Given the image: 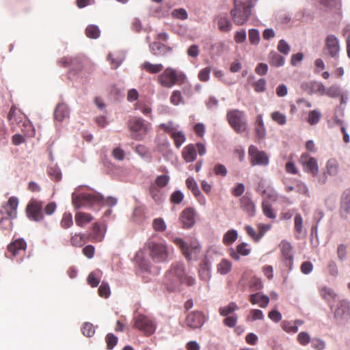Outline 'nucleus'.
<instances>
[{
  "instance_id": "obj_21",
  "label": "nucleus",
  "mask_w": 350,
  "mask_h": 350,
  "mask_svg": "<svg viewBox=\"0 0 350 350\" xmlns=\"http://www.w3.org/2000/svg\"><path fill=\"white\" fill-rule=\"evenodd\" d=\"M251 252V249L246 243H241L237 245L236 251L231 248L229 251L230 256L234 260H239L240 256H248Z\"/></svg>"
},
{
  "instance_id": "obj_19",
  "label": "nucleus",
  "mask_w": 350,
  "mask_h": 350,
  "mask_svg": "<svg viewBox=\"0 0 350 350\" xmlns=\"http://www.w3.org/2000/svg\"><path fill=\"white\" fill-rule=\"evenodd\" d=\"M339 49L340 46L337 38L334 35L327 36L325 39V52L331 57H335L338 55Z\"/></svg>"
},
{
  "instance_id": "obj_40",
  "label": "nucleus",
  "mask_w": 350,
  "mask_h": 350,
  "mask_svg": "<svg viewBox=\"0 0 350 350\" xmlns=\"http://www.w3.org/2000/svg\"><path fill=\"white\" fill-rule=\"evenodd\" d=\"M133 219L137 223H141L145 219V208L142 206L136 207L133 213Z\"/></svg>"
},
{
  "instance_id": "obj_3",
  "label": "nucleus",
  "mask_w": 350,
  "mask_h": 350,
  "mask_svg": "<svg viewBox=\"0 0 350 350\" xmlns=\"http://www.w3.org/2000/svg\"><path fill=\"white\" fill-rule=\"evenodd\" d=\"M103 198L95 193H73L72 203L75 209L103 203Z\"/></svg>"
},
{
  "instance_id": "obj_64",
  "label": "nucleus",
  "mask_w": 350,
  "mask_h": 350,
  "mask_svg": "<svg viewBox=\"0 0 350 350\" xmlns=\"http://www.w3.org/2000/svg\"><path fill=\"white\" fill-rule=\"evenodd\" d=\"M297 341L300 345L306 346L310 342V336L308 332H301L297 335Z\"/></svg>"
},
{
  "instance_id": "obj_42",
  "label": "nucleus",
  "mask_w": 350,
  "mask_h": 350,
  "mask_svg": "<svg viewBox=\"0 0 350 350\" xmlns=\"http://www.w3.org/2000/svg\"><path fill=\"white\" fill-rule=\"evenodd\" d=\"M171 137L174 141V144L176 148H179L181 145L185 142L186 137L182 131H175L172 133Z\"/></svg>"
},
{
  "instance_id": "obj_43",
  "label": "nucleus",
  "mask_w": 350,
  "mask_h": 350,
  "mask_svg": "<svg viewBox=\"0 0 350 350\" xmlns=\"http://www.w3.org/2000/svg\"><path fill=\"white\" fill-rule=\"evenodd\" d=\"M262 208L263 213L269 218L275 219L276 217V215L274 213L271 204L267 200H264L262 204Z\"/></svg>"
},
{
  "instance_id": "obj_27",
  "label": "nucleus",
  "mask_w": 350,
  "mask_h": 350,
  "mask_svg": "<svg viewBox=\"0 0 350 350\" xmlns=\"http://www.w3.org/2000/svg\"><path fill=\"white\" fill-rule=\"evenodd\" d=\"M94 217L90 213L79 211L75 216V223L79 227H83L90 223Z\"/></svg>"
},
{
  "instance_id": "obj_48",
  "label": "nucleus",
  "mask_w": 350,
  "mask_h": 350,
  "mask_svg": "<svg viewBox=\"0 0 350 350\" xmlns=\"http://www.w3.org/2000/svg\"><path fill=\"white\" fill-rule=\"evenodd\" d=\"M160 187L155 185L154 183L151 184L149 187V193L152 198L155 202H159L161 200V196L160 193Z\"/></svg>"
},
{
  "instance_id": "obj_53",
  "label": "nucleus",
  "mask_w": 350,
  "mask_h": 350,
  "mask_svg": "<svg viewBox=\"0 0 350 350\" xmlns=\"http://www.w3.org/2000/svg\"><path fill=\"white\" fill-rule=\"evenodd\" d=\"M263 195L265 198V200H267L268 202H276L278 198L277 192L273 189L269 188H267V189L264 190Z\"/></svg>"
},
{
  "instance_id": "obj_18",
  "label": "nucleus",
  "mask_w": 350,
  "mask_h": 350,
  "mask_svg": "<svg viewBox=\"0 0 350 350\" xmlns=\"http://www.w3.org/2000/svg\"><path fill=\"white\" fill-rule=\"evenodd\" d=\"M26 249V243L23 239H17L8 246V252L5 256L8 258H12L18 255L21 252H25Z\"/></svg>"
},
{
  "instance_id": "obj_15",
  "label": "nucleus",
  "mask_w": 350,
  "mask_h": 350,
  "mask_svg": "<svg viewBox=\"0 0 350 350\" xmlns=\"http://www.w3.org/2000/svg\"><path fill=\"white\" fill-rule=\"evenodd\" d=\"M334 318L339 321L350 319V303L345 299L340 300L334 312Z\"/></svg>"
},
{
  "instance_id": "obj_17",
  "label": "nucleus",
  "mask_w": 350,
  "mask_h": 350,
  "mask_svg": "<svg viewBox=\"0 0 350 350\" xmlns=\"http://www.w3.org/2000/svg\"><path fill=\"white\" fill-rule=\"evenodd\" d=\"M279 247L286 265L289 269H291L293 262V252L291 244L288 241L283 240L280 243Z\"/></svg>"
},
{
  "instance_id": "obj_25",
  "label": "nucleus",
  "mask_w": 350,
  "mask_h": 350,
  "mask_svg": "<svg viewBox=\"0 0 350 350\" xmlns=\"http://www.w3.org/2000/svg\"><path fill=\"white\" fill-rule=\"evenodd\" d=\"M69 113L70 110L68 106L64 103H60L54 111V117L56 120L62 122L69 117Z\"/></svg>"
},
{
  "instance_id": "obj_55",
  "label": "nucleus",
  "mask_w": 350,
  "mask_h": 350,
  "mask_svg": "<svg viewBox=\"0 0 350 350\" xmlns=\"http://www.w3.org/2000/svg\"><path fill=\"white\" fill-rule=\"evenodd\" d=\"M170 102L174 105H178L179 104L184 103L180 91L174 90L172 92L170 96Z\"/></svg>"
},
{
  "instance_id": "obj_11",
  "label": "nucleus",
  "mask_w": 350,
  "mask_h": 350,
  "mask_svg": "<svg viewBox=\"0 0 350 350\" xmlns=\"http://www.w3.org/2000/svg\"><path fill=\"white\" fill-rule=\"evenodd\" d=\"M173 242L181 250L184 256L191 260L193 257H196L200 251V245L198 242L192 241L190 243L185 242L181 238H175Z\"/></svg>"
},
{
  "instance_id": "obj_9",
  "label": "nucleus",
  "mask_w": 350,
  "mask_h": 350,
  "mask_svg": "<svg viewBox=\"0 0 350 350\" xmlns=\"http://www.w3.org/2000/svg\"><path fill=\"white\" fill-rule=\"evenodd\" d=\"M134 327L146 336L152 335L156 329L155 323L150 317L140 314L134 318Z\"/></svg>"
},
{
  "instance_id": "obj_46",
  "label": "nucleus",
  "mask_w": 350,
  "mask_h": 350,
  "mask_svg": "<svg viewBox=\"0 0 350 350\" xmlns=\"http://www.w3.org/2000/svg\"><path fill=\"white\" fill-rule=\"evenodd\" d=\"M321 118V112L317 110H312L309 112L307 121L310 125H315L320 121Z\"/></svg>"
},
{
  "instance_id": "obj_8",
  "label": "nucleus",
  "mask_w": 350,
  "mask_h": 350,
  "mask_svg": "<svg viewBox=\"0 0 350 350\" xmlns=\"http://www.w3.org/2000/svg\"><path fill=\"white\" fill-rule=\"evenodd\" d=\"M25 212L27 217L34 221H40L44 219L43 202L32 198L28 202Z\"/></svg>"
},
{
  "instance_id": "obj_1",
  "label": "nucleus",
  "mask_w": 350,
  "mask_h": 350,
  "mask_svg": "<svg viewBox=\"0 0 350 350\" xmlns=\"http://www.w3.org/2000/svg\"><path fill=\"white\" fill-rule=\"evenodd\" d=\"M256 0H234V8L230 11L234 23L243 25L251 15V9Z\"/></svg>"
},
{
  "instance_id": "obj_33",
  "label": "nucleus",
  "mask_w": 350,
  "mask_h": 350,
  "mask_svg": "<svg viewBox=\"0 0 350 350\" xmlns=\"http://www.w3.org/2000/svg\"><path fill=\"white\" fill-rule=\"evenodd\" d=\"M101 275L102 271L100 270L97 269L91 272L87 278L88 284L92 287H96L100 281Z\"/></svg>"
},
{
  "instance_id": "obj_10",
  "label": "nucleus",
  "mask_w": 350,
  "mask_h": 350,
  "mask_svg": "<svg viewBox=\"0 0 350 350\" xmlns=\"http://www.w3.org/2000/svg\"><path fill=\"white\" fill-rule=\"evenodd\" d=\"M248 157L252 166H266L269 163V157L267 152L260 150L254 145L250 146L248 148Z\"/></svg>"
},
{
  "instance_id": "obj_34",
  "label": "nucleus",
  "mask_w": 350,
  "mask_h": 350,
  "mask_svg": "<svg viewBox=\"0 0 350 350\" xmlns=\"http://www.w3.org/2000/svg\"><path fill=\"white\" fill-rule=\"evenodd\" d=\"M327 174L329 176H336L339 171V163L336 159H330L326 163Z\"/></svg>"
},
{
  "instance_id": "obj_37",
  "label": "nucleus",
  "mask_w": 350,
  "mask_h": 350,
  "mask_svg": "<svg viewBox=\"0 0 350 350\" xmlns=\"http://www.w3.org/2000/svg\"><path fill=\"white\" fill-rule=\"evenodd\" d=\"M238 238V234L235 230H229L224 235L223 243L225 245H230L232 244Z\"/></svg>"
},
{
  "instance_id": "obj_14",
  "label": "nucleus",
  "mask_w": 350,
  "mask_h": 350,
  "mask_svg": "<svg viewBox=\"0 0 350 350\" xmlns=\"http://www.w3.org/2000/svg\"><path fill=\"white\" fill-rule=\"evenodd\" d=\"M58 64L74 72L79 71L83 68V61L79 57H63L59 59Z\"/></svg>"
},
{
  "instance_id": "obj_23",
  "label": "nucleus",
  "mask_w": 350,
  "mask_h": 350,
  "mask_svg": "<svg viewBox=\"0 0 350 350\" xmlns=\"http://www.w3.org/2000/svg\"><path fill=\"white\" fill-rule=\"evenodd\" d=\"M91 232L87 234L88 241L94 243L101 242L105 237V232H103L98 223L93 224Z\"/></svg>"
},
{
  "instance_id": "obj_58",
  "label": "nucleus",
  "mask_w": 350,
  "mask_h": 350,
  "mask_svg": "<svg viewBox=\"0 0 350 350\" xmlns=\"http://www.w3.org/2000/svg\"><path fill=\"white\" fill-rule=\"evenodd\" d=\"M98 295L104 298H107L111 293L110 288L108 285V284L105 282H102L100 286H99L98 289Z\"/></svg>"
},
{
  "instance_id": "obj_36",
  "label": "nucleus",
  "mask_w": 350,
  "mask_h": 350,
  "mask_svg": "<svg viewBox=\"0 0 350 350\" xmlns=\"http://www.w3.org/2000/svg\"><path fill=\"white\" fill-rule=\"evenodd\" d=\"M294 230L296 232V238L299 239L301 234L303 233V217L301 214L297 213L294 217Z\"/></svg>"
},
{
  "instance_id": "obj_61",
  "label": "nucleus",
  "mask_w": 350,
  "mask_h": 350,
  "mask_svg": "<svg viewBox=\"0 0 350 350\" xmlns=\"http://www.w3.org/2000/svg\"><path fill=\"white\" fill-rule=\"evenodd\" d=\"M107 349H112L118 342V338L113 334H108L105 337Z\"/></svg>"
},
{
  "instance_id": "obj_24",
  "label": "nucleus",
  "mask_w": 350,
  "mask_h": 350,
  "mask_svg": "<svg viewBox=\"0 0 350 350\" xmlns=\"http://www.w3.org/2000/svg\"><path fill=\"white\" fill-rule=\"evenodd\" d=\"M254 130L256 136L258 139H262L265 137L267 132L262 114H258L256 117Z\"/></svg>"
},
{
  "instance_id": "obj_4",
  "label": "nucleus",
  "mask_w": 350,
  "mask_h": 350,
  "mask_svg": "<svg viewBox=\"0 0 350 350\" xmlns=\"http://www.w3.org/2000/svg\"><path fill=\"white\" fill-rule=\"evenodd\" d=\"M150 258L154 262H166L170 256V251L168 246L162 242L149 241L146 243Z\"/></svg>"
},
{
  "instance_id": "obj_16",
  "label": "nucleus",
  "mask_w": 350,
  "mask_h": 350,
  "mask_svg": "<svg viewBox=\"0 0 350 350\" xmlns=\"http://www.w3.org/2000/svg\"><path fill=\"white\" fill-rule=\"evenodd\" d=\"M204 321L205 317L204 314L199 311H194L189 313L185 319L187 326L192 329L202 327Z\"/></svg>"
},
{
  "instance_id": "obj_5",
  "label": "nucleus",
  "mask_w": 350,
  "mask_h": 350,
  "mask_svg": "<svg viewBox=\"0 0 350 350\" xmlns=\"http://www.w3.org/2000/svg\"><path fill=\"white\" fill-rule=\"evenodd\" d=\"M185 76L178 72L175 69L168 67L159 75L157 78V83L163 88H171L185 80Z\"/></svg>"
},
{
  "instance_id": "obj_51",
  "label": "nucleus",
  "mask_w": 350,
  "mask_h": 350,
  "mask_svg": "<svg viewBox=\"0 0 350 350\" xmlns=\"http://www.w3.org/2000/svg\"><path fill=\"white\" fill-rule=\"evenodd\" d=\"M247 321H256V320H263L264 314L263 312L258 309H252L250 312V315L247 317Z\"/></svg>"
},
{
  "instance_id": "obj_32",
  "label": "nucleus",
  "mask_w": 350,
  "mask_h": 350,
  "mask_svg": "<svg viewBox=\"0 0 350 350\" xmlns=\"http://www.w3.org/2000/svg\"><path fill=\"white\" fill-rule=\"evenodd\" d=\"M232 262L228 259L223 258L217 265V270L221 275H227L232 270Z\"/></svg>"
},
{
  "instance_id": "obj_26",
  "label": "nucleus",
  "mask_w": 350,
  "mask_h": 350,
  "mask_svg": "<svg viewBox=\"0 0 350 350\" xmlns=\"http://www.w3.org/2000/svg\"><path fill=\"white\" fill-rule=\"evenodd\" d=\"M215 22L217 24L218 29L222 32H228L232 29V23L226 16H217L215 19Z\"/></svg>"
},
{
  "instance_id": "obj_47",
  "label": "nucleus",
  "mask_w": 350,
  "mask_h": 350,
  "mask_svg": "<svg viewBox=\"0 0 350 350\" xmlns=\"http://www.w3.org/2000/svg\"><path fill=\"white\" fill-rule=\"evenodd\" d=\"M85 34L90 38L96 39L100 36V30L97 26L91 25L85 29Z\"/></svg>"
},
{
  "instance_id": "obj_52",
  "label": "nucleus",
  "mask_w": 350,
  "mask_h": 350,
  "mask_svg": "<svg viewBox=\"0 0 350 350\" xmlns=\"http://www.w3.org/2000/svg\"><path fill=\"white\" fill-rule=\"evenodd\" d=\"M341 92L342 91L339 86L333 85L327 88L325 95L332 98H338L341 96Z\"/></svg>"
},
{
  "instance_id": "obj_49",
  "label": "nucleus",
  "mask_w": 350,
  "mask_h": 350,
  "mask_svg": "<svg viewBox=\"0 0 350 350\" xmlns=\"http://www.w3.org/2000/svg\"><path fill=\"white\" fill-rule=\"evenodd\" d=\"M341 208L348 213L350 209V190L345 191L342 196Z\"/></svg>"
},
{
  "instance_id": "obj_39",
  "label": "nucleus",
  "mask_w": 350,
  "mask_h": 350,
  "mask_svg": "<svg viewBox=\"0 0 350 350\" xmlns=\"http://www.w3.org/2000/svg\"><path fill=\"white\" fill-rule=\"evenodd\" d=\"M321 296L326 300L334 299L337 297L336 293L331 288L324 286L320 290Z\"/></svg>"
},
{
  "instance_id": "obj_13",
  "label": "nucleus",
  "mask_w": 350,
  "mask_h": 350,
  "mask_svg": "<svg viewBox=\"0 0 350 350\" xmlns=\"http://www.w3.org/2000/svg\"><path fill=\"white\" fill-rule=\"evenodd\" d=\"M304 171L316 176L319 173L318 161L316 158L311 157L308 153H303L299 159Z\"/></svg>"
},
{
  "instance_id": "obj_12",
  "label": "nucleus",
  "mask_w": 350,
  "mask_h": 350,
  "mask_svg": "<svg viewBox=\"0 0 350 350\" xmlns=\"http://www.w3.org/2000/svg\"><path fill=\"white\" fill-rule=\"evenodd\" d=\"M129 127L132 133H135V138L142 139L149 130V124H146L141 118L134 117L129 121Z\"/></svg>"
},
{
  "instance_id": "obj_29",
  "label": "nucleus",
  "mask_w": 350,
  "mask_h": 350,
  "mask_svg": "<svg viewBox=\"0 0 350 350\" xmlns=\"http://www.w3.org/2000/svg\"><path fill=\"white\" fill-rule=\"evenodd\" d=\"M268 61L271 66L280 67L284 65L285 57L275 51H271L268 55Z\"/></svg>"
},
{
  "instance_id": "obj_60",
  "label": "nucleus",
  "mask_w": 350,
  "mask_h": 350,
  "mask_svg": "<svg viewBox=\"0 0 350 350\" xmlns=\"http://www.w3.org/2000/svg\"><path fill=\"white\" fill-rule=\"evenodd\" d=\"M211 70L212 68L211 66H208L202 69L198 73V77L199 80L203 82L208 81Z\"/></svg>"
},
{
  "instance_id": "obj_20",
  "label": "nucleus",
  "mask_w": 350,
  "mask_h": 350,
  "mask_svg": "<svg viewBox=\"0 0 350 350\" xmlns=\"http://www.w3.org/2000/svg\"><path fill=\"white\" fill-rule=\"evenodd\" d=\"M196 212L193 208L189 207L185 208L180 215L183 228H189L195 224Z\"/></svg>"
},
{
  "instance_id": "obj_56",
  "label": "nucleus",
  "mask_w": 350,
  "mask_h": 350,
  "mask_svg": "<svg viewBox=\"0 0 350 350\" xmlns=\"http://www.w3.org/2000/svg\"><path fill=\"white\" fill-rule=\"evenodd\" d=\"M337 257L339 260L343 261L347 257V246L345 244H340L337 248Z\"/></svg>"
},
{
  "instance_id": "obj_30",
  "label": "nucleus",
  "mask_w": 350,
  "mask_h": 350,
  "mask_svg": "<svg viewBox=\"0 0 350 350\" xmlns=\"http://www.w3.org/2000/svg\"><path fill=\"white\" fill-rule=\"evenodd\" d=\"M142 70L150 74H158L163 69V66L161 64H152L149 62H144L141 65Z\"/></svg>"
},
{
  "instance_id": "obj_41",
  "label": "nucleus",
  "mask_w": 350,
  "mask_h": 350,
  "mask_svg": "<svg viewBox=\"0 0 350 350\" xmlns=\"http://www.w3.org/2000/svg\"><path fill=\"white\" fill-rule=\"evenodd\" d=\"M271 120L278 124L282 126L286 123V116L285 114L276 111L271 113Z\"/></svg>"
},
{
  "instance_id": "obj_35",
  "label": "nucleus",
  "mask_w": 350,
  "mask_h": 350,
  "mask_svg": "<svg viewBox=\"0 0 350 350\" xmlns=\"http://www.w3.org/2000/svg\"><path fill=\"white\" fill-rule=\"evenodd\" d=\"M239 309V306L235 302L231 301L227 306L219 308V313L222 317H227Z\"/></svg>"
},
{
  "instance_id": "obj_7",
  "label": "nucleus",
  "mask_w": 350,
  "mask_h": 350,
  "mask_svg": "<svg viewBox=\"0 0 350 350\" xmlns=\"http://www.w3.org/2000/svg\"><path fill=\"white\" fill-rule=\"evenodd\" d=\"M197 150L200 156L204 155L206 152L204 144L198 142L187 145L182 151V157L187 163L194 161L197 158Z\"/></svg>"
},
{
  "instance_id": "obj_59",
  "label": "nucleus",
  "mask_w": 350,
  "mask_h": 350,
  "mask_svg": "<svg viewBox=\"0 0 350 350\" xmlns=\"http://www.w3.org/2000/svg\"><path fill=\"white\" fill-rule=\"evenodd\" d=\"M249 40L252 44H258L260 41L259 31L256 29H250Z\"/></svg>"
},
{
  "instance_id": "obj_62",
  "label": "nucleus",
  "mask_w": 350,
  "mask_h": 350,
  "mask_svg": "<svg viewBox=\"0 0 350 350\" xmlns=\"http://www.w3.org/2000/svg\"><path fill=\"white\" fill-rule=\"evenodd\" d=\"M152 227L154 230L163 232L166 229V225L161 218H157L153 220Z\"/></svg>"
},
{
  "instance_id": "obj_31",
  "label": "nucleus",
  "mask_w": 350,
  "mask_h": 350,
  "mask_svg": "<svg viewBox=\"0 0 350 350\" xmlns=\"http://www.w3.org/2000/svg\"><path fill=\"white\" fill-rule=\"evenodd\" d=\"M87 241H88V236L83 233H75L70 238V244L74 247H80Z\"/></svg>"
},
{
  "instance_id": "obj_28",
  "label": "nucleus",
  "mask_w": 350,
  "mask_h": 350,
  "mask_svg": "<svg viewBox=\"0 0 350 350\" xmlns=\"http://www.w3.org/2000/svg\"><path fill=\"white\" fill-rule=\"evenodd\" d=\"M150 49L153 55L159 56L170 51L172 49L161 42H154L150 44Z\"/></svg>"
},
{
  "instance_id": "obj_63",
  "label": "nucleus",
  "mask_w": 350,
  "mask_h": 350,
  "mask_svg": "<svg viewBox=\"0 0 350 350\" xmlns=\"http://www.w3.org/2000/svg\"><path fill=\"white\" fill-rule=\"evenodd\" d=\"M237 320L238 316L236 314H233L231 316L229 315L226 317L223 321V323L226 326L228 327H234L237 323Z\"/></svg>"
},
{
  "instance_id": "obj_22",
  "label": "nucleus",
  "mask_w": 350,
  "mask_h": 350,
  "mask_svg": "<svg viewBox=\"0 0 350 350\" xmlns=\"http://www.w3.org/2000/svg\"><path fill=\"white\" fill-rule=\"evenodd\" d=\"M240 207L249 216L252 217L256 213V206L252 199L247 196L240 198Z\"/></svg>"
},
{
  "instance_id": "obj_44",
  "label": "nucleus",
  "mask_w": 350,
  "mask_h": 350,
  "mask_svg": "<svg viewBox=\"0 0 350 350\" xmlns=\"http://www.w3.org/2000/svg\"><path fill=\"white\" fill-rule=\"evenodd\" d=\"M73 224L72 215L70 213H64L60 221V226L64 229L71 227Z\"/></svg>"
},
{
  "instance_id": "obj_54",
  "label": "nucleus",
  "mask_w": 350,
  "mask_h": 350,
  "mask_svg": "<svg viewBox=\"0 0 350 350\" xmlns=\"http://www.w3.org/2000/svg\"><path fill=\"white\" fill-rule=\"evenodd\" d=\"M83 334L87 337H92L95 333L94 325L88 322L83 323L81 327Z\"/></svg>"
},
{
  "instance_id": "obj_50",
  "label": "nucleus",
  "mask_w": 350,
  "mask_h": 350,
  "mask_svg": "<svg viewBox=\"0 0 350 350\" xmlns=\"http://www.w3.org/2000/svg\"><path fill=\"white\" fill-rule=\"evenodd\" d=\"M281 327L288 333H296L298 330L297 325L293 323V321H283L281 323Z\"/></svg>"
},
{
  "instance_id": "obj_6",
  "label": "nucleus",
  "mask_w": 350,
  "mask_h": 350,
  "mask_svg": "<svg viewBox=\"0 0 350 350\" xmlns=\"http://www.w3.org/2000/svg\"><path fill=\"white\" fill-rule=\"evenodd\" d=\"M227 120L231 127L238 133L246 131L247 123L243 111L232 109L227 113Z\"/></svg>"
},
{
  "instance_id": "obj_2",
  "label": "nucleus",
  "mask_w": 350,
  "mask_h": 350,
  "mask_svg": "<svg viewBox=\"0 0 350 350\" xmlns=\"http://www.w3.org/2000/svg\"><path fill=\"white\" fill-rule=\"evenodd\" d=\"M165 280L170 282L173 286L180 284L192 286L195 283V279L186 274L184 265L180 262L172 265L170 269L165 275Z\"/></svg>"
},
{
  "instance_id": "obj_45",
  "label": "nucleus",
  "mask_w": 350,
  "mask_h": 350,
  "mask_svg": "<svg viewBox=\"0 0 350 350\" xmlns=\"http://www.w3.org/2000/svg\"><path fill=\"white\" fill-rule=\"evenodd\" d=\"M134 107L135 109L141 111L142 113L146 116L150 114L152 111L150 105L142 100H139L136 103Z\"/></svg>"
},
{
  "instance_id": "obj_38",
  "label": "nucleus",
  "mask_w": 350,
  "mask_h": 350,
  "mask_svg": "<svg viewBox=\"0 0 350 350\" xmlns=\"http://www.w3.org/2000/svg\"><path fill=\"white\" fill-rule=\"evenodd\" d=\"M199 275L200 277L204 280H208L210 279L211 272L209 264L208 262L204 261L203 263L200 265L199 269Z\"/></svg>"
},
{
  "instance_id": "obj_57",
  "label": "nucleus",
  "mask_w": 350,
  "mask_h": 350,
  "mask_svg": "<svg viewBox=\"0 0 350 350\" xmlns=\"http://www.w3.org/2000/svg\"><path fill=\"white\" fill-rule=\"evenodd\" d=\"M170 181V176L167 175H161L158 176L154 184L160 188H163L165 187Z\"/></svg>"
}]
</instances>
